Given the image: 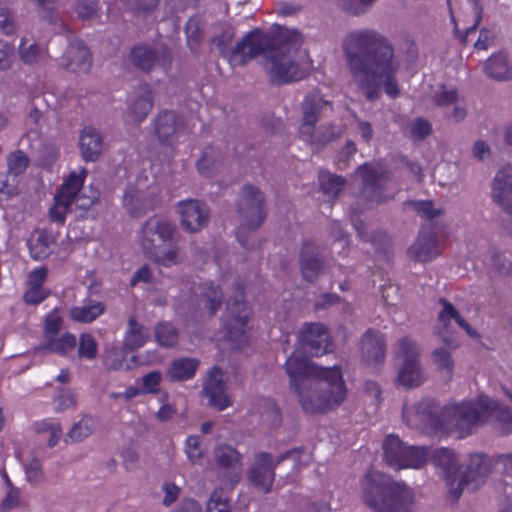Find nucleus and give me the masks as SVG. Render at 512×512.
I'll return each instance as SVG.
<instances>
[{
    "label": "nucleus",
    "mask_w": 512,
    "mask_h": 512,
    "mask_svg": "<svg viewBox=\"0 0 512 512\" xmlns=\"http://www.w3.org/2000/svg\"><path fill=\"white\" fill-rule=\"evenodd\" d=\"M298 339L303 352L292 353L285 370L303 410L316 414L340 405L347 394L340 368L322 367L304 356L307 353L318 357L332 351L327 328L321 323H305Z\"/></svg>",
    "instance_id": "obj_1"
},
{
    "label": "nucleus",
    "mask_w": 512,
    "mask_h": 512,
    "mask_svg": "<svg viewBox=\"0 0 512 512\" xmlns=\"http://www.w3.org/2000/svg\"><path fill=\"white\" fill-rule=\"evenodd\" d=\"M341 51L351 83L368 101H377L382 92L399 96L401 61L385 35L371 28L352 30L343 37Z\"/></svg>",
    "instance_id": "obj_2"
},
{
    "label": "nucleus",
    "mask_w": 512,
    "mask_h": 512,
    "mask_svg": "<svg viewBox=\"0 0 512 512\" xmlns=\"http://www.w3.org/2000/svg\"><path fill=\"white\" fill-rule=\"evenodd\" d=\"M251 37L254 39L247 52L248 59L266 56L265 68L272 84L283 85L304 78L306 70L297 60L302 44L298 31L276 27L271 33H263L255 29Z\"/></svg>",
    "instance_id": "obj_3"
},
{
    "label": "nucleus",
    "mask_w": 512,
    "mask_h": 512,
    "mask_svg": "<svg viewBox=\"0 0 512 512\" xmlns=\"http://www.w3.org/2000/svg\"><path fill=\"white\" fill-rule=\"evenodd\" d=\"M450 424L461 433L470 434L474 426L490 423L501 435L512 432V413L503 403L488 396H480L475 401H463L447 408Z\"/></svg>",
    "instance_id": "obj_4"
},
{
    "label": "nucleus",
    "mask_w": 512,
    "mask_h": 512,
    "mask_svg": "<svg viewBox=\"0 0 512 512\" xmlns=\"http://www.w3.org/2000/svg\"><path fill=\"white\" fill-rule=\"evenodd\" d=\"M179 232L171 221L152 216L142 225L140 244L144 254L158 266L171 267L183 262Z\"/></svg>",
    "instance_id": "obj_5"
},
{
    "label": "nucleus",
    "mask_w": 512,
    "mask_h": 512,
    "mask_svg": "<svg viewBox=\"0 0 512 512\" xmlns=\"http://www.w3.org/2000/svg\"><path fill=\"white\" fill-rule=\"evenodd\" d=\"M362 499L375 512H410L413 493L404 484L378 471H369L361 479Z\"/></svg>",
    "instance_id": "obj_6"
},
{
    "label": "nucleus",
    "mask_w": 512,
    "mask_h": 512,
    "mask_svg": "<svg viewBox=\"0 0 512 512\" xmlns=\"http://www.w3.org/2000/svg\"><path fill=\"white\" fill-rule=\"evenodd\" d=\"M355 174L361 178L362 182L357 201L351 207V222L359 237L363 241H370L372 237L366 232V225L360 218V213L388 201L385 186L389 181V174L382 165L376 163H364L358 166Z\"/></svg>",
    "instance_id": "obj_7"
},
{
    "label": "nucleus",
    "mask_w": 512,
    "mask_h": 512,
    "mask_svg": "<svg viewBox=\"0 0 512 512\" xmlns=\"http://www.w3.org/2000/svg\"><path fill=\"white\" fill-rule=\"evenodd\" d=\"M437 458L446 466L447 485L449 495L457 501L463 490L468 488L476 490L490 475L493 468V460L484 453H474L469 456L465 469L458 475L452 472L454 465V454L449 449L437 451Z\"/></svg>",
    "instance_id": "obj_8"
},
{
    "label": "nucleus",
    "mask_w": 512,
    "mask_h": 512,
    "mask_svg": "<svg viewBox=\"0 0 512 512\" xmlns=\"http://www.w3.org/2000/svg\"><path fill=\"white\" fill-rule=\"evenodd\" d=\"M236 211L240 218L237 239L242 247L251 249L248 232L257 230L267 218L265 195L258 187L245 184L238 194Z\"/></svg>",
    "instance_id": "obj_9"
},
{
    "label": "nucleus",
    "mask_w": 512,
    "mask_h": 512,
    "mask_svg": "<svg viewBox=\"0 0 512 512\" xmlns=\"http://www.w3.org/2000/svg\"><path fill=\"white\" fill-rule=\"evenodd\" d=\"M249 32L241 41L229 48L235 36V30L227 22L215 24L210 33L209 42L211 50H216L218 54L233 64L244 65L249 61L247 52L252 47V37Z\"/></svg>",
    "instance_id": "obj_10"
},
{
    "label": "nucleus",
    "mask_w": 512,
    "mask_h": 512,
    "mask_svg": "<svg viewBox=\"0 0 512 512\" xmlns=\"http://www.w3.org/2000/svg\"><path fill=\"white\" fill-rule=\"evenodd\" d=\"M302 448H293L278 456L277 460L267 452H259L255 456V462L248 471V479L254 487L263 493H269L275 479L276 467L286 459H293L295 463L301 461Z\"/></svg>",
    "instance_id": "obj_11"
},
{
    "label": "nucleus",
    "mask_w": 512,
    "mask_h": 512,
    "mask_svg": "<svg viewBox=\"0 0 512 512\" xmlns=\"http://www.w3.org/2000/svg\"><path fill=\"white\" fill-rule=\"evenodd\" d=\"M129 61L133 67L145 73L158 69L167 71L172 66L173 54L171 49L162 43H138L130 49Z\"/></svg>",
    "instance_id": "obj_12"
},
{
    "label": "nucleus",
    "mask_w": 512,
    "mask_h": 512,
    "mask_svg": "<svg viewBox=\"0 0 512 512\" xmlns=\"http://www.w3.org/2000/svg\"><path fill=\"white\" fill-rule=\"evenodd\" d=\"M383 451L386 462L395 469L420 468L427 460L424 447L408 446L396 435L386 437Z\"/></svg>",
    "instance_id": "obj_13"
},
{
    "label": "nucleus",
    "mask_w": 512,
    "mask_h": 512,
    "mask_svg": "<svg viewBox=\"0 0 512 512\" xmlns=\"http://www.w3.org/2000/svg\"><path fill=\"white\" fill-rule=\"evenodd\" d=\"M251 316V308L244 301L243 288L237 284L235 296L227 301L224 314V327L227 337L236 344L246 342V327Z\"/></svg>",
    "instance_id": "obj_14"
},
{
    "label": "nucleus",
    "mask_w": 512,
    "mask_h": 512,
    "mask_svg": "<svg viewBox=\"0 0 512 512\" xmlns=\"http://www.w3.org/2000/svg\"><path fill=\"white\" fill-rule=\"evenodd\" d=\"M398 345V356L403 358L397 377L398 382L407 388L420 386L424 377L418 360L419 349L417 344L409 337H403L399 340Z\"/></svg>",
    "instance_id": "obj_15"
},
{
    "label": "nucleus",
    "mask_w": 512,
    "mask_h": 512,
    "mask_svg": "<svg viewBox=\"0 0 512 512\" xmlns=\"http://www.w3.org/2000/svg\"><path fill=\"white\" fill-rule=\"evenodd\" d=\"M491 197L509 217L502 221V228L512 237V166H505L497 172L492 182Z\"/></svg>",
    "instance_id": "obj_16"
},
{
    "label": "nucleus",
    "mask_w": 512,
    "mask_h": 512,
    "mask_svg": "<svg viewBox=\"0 0 512 512\" xmlns=\"http://www.w3.org/2000/svg\"><path fill=\"white\" fill-rule=\"evenodd\" d=\"M154 133L158 142L172 146L185 131V120L175 110L165 109L158 113L153 121Z\"/></svg>",
    "instance_id": "obj_17"
},
{
    "label": "nucleus",
    "mask_w": 512,
    "mask_h": 512,
    "mask_svg": "<svg viewBox=\"0 0 512 512\" xmlns=\"http://www.w3.org/2000/svg\"><path fill=\"white\" fill-rule=\"evenodd\" d=\"M181 227L189 233L201 231L209 221V208L205 202L187 199L177 203Z\"/></svg>",
    "instance_id": "obj_18"
},
{
    "label": "nucleus",
    "mask_w": 512,
    "mask_h": 512,
    "mask_svg": "<svg viewBox=\"0 0 512 512\" xmlns=\"http://www.w3.org/2000/svg\"><path fill=\"white\" fill-rule=\"evenodd\" d=\"M299 265L305 281L311 283L316 281L326 268L323 250L309 240L304 241L299 254Z\"/></svg>",
    "instance_id": "obj_19"
},
{
    "label": "nucleus",
    "mask_w": 512,
    "mask_h": 512,
    "mask_svg": "<svg viewBox=\"0 0 512 512\" xmlns=\"http://www.w3.org/2000/svg\"><path fill=\"white\" fill-rule=\"evenodd\" d=\"M223 377V371L219 367H213L203 383V394L209 405L219 411L232 404Z\"/></svg>",
    "instance_id": "obj_20"
},
{
    "label": "nucleus",
    "mask_w": 512,
    "mask_h": 512,
    "mask_svg": "<svg viewBox=\"0 0 512 512\" xmlns=\"http://www.w3.org/2000/svg\"><path fill=\"white\" fill-rule=\"evenodd\" d=\"M329 107L330 102L325 100L319 91H312L307 94L302 102V123L299 134L309 135L311 125H316Z\"/></svg>",
    "instance_id": "obj_21"
},
{
    "label": "nucleus",
    "mask_w": 512,
    "mask_h": 512,
    "mask_svg": "<svg viewBox=\"0 0 512 512\" xmlns=\"http://www.w3.org/2000/svg\"><path fill=\"white\" fill-rule=\"evenodd\" d=\"M61 63L70 72L88 73L92 67V57L85 43L75 40L66 48Z\"/></svg>",
    "instance_id": "obj_22"
},
{
    "label": "nucleus",
    "mask_w": 512,
    "mask_h": 512,
    "mask_svg": "<svg viewBox=\"0 0 512 512\" xmlns=\"http://www.w3.org/2000/svg\"><path fill=\"white\" fill-rule=\"evenodd\" d=\"M123 207L132 217H140L156 208V200L152 193L128 185L123 195Z\"/></svg>",
    "instance_id": "obj_23"
},
{
    "label": "nucleus",
    "mask_w": 512,
    "mask_h": 512,
    "mask_svg": "<svg viewBox=\"0 0 512 512\" xmlns=\"http://www.w3.org/2000/svg\"><path fill=\"white\" fill-rule=\"evenodd\" d=\"M214 457L219 467L226 470V479L233 487L239 482L242 473V456L231 446L220 445L214 451Z\"/></svg>",
    "instance_id": "obj_24"
},
{
    "label": "nucleus",
    "mask_w": 512,
    "mask_h": 512,
    "mask_svg": "<svg viewBox=\"0 0 512 512\" xmlns=\"http://www.w3.org/2000/svg\"><path fill=\"white\" fill-rule=\"evenodd\" d=\"M362 359L368 364H380L384 362L386 352V341L378 331L368 329L360 341Z\"/></svg>",
    "instance_id": "obj_25"
},
{
    "label": "nucleus",
    "mask_w": 512,
    "mask_h": 512,
    "mask_svg": "<svg viewBox=\"0 0 512 512\" xmlns=\"http://www.w3.org/2000/svg\"><path fill=\"white\" fill-rule=\"evenodd\" d=\"M407 253L409 258L414 261H432L439 254L437 237L434 231L431 228L422 230Z\"/></svg>",
    "instance_id": "obj_26"
},
{
    "label": "nucleus",
    "mask_w": 512,
    "mask_h": 512,
    "mask_svg": "<svg viewBox=\"0 0 512 512\" xmlns=\"http://www.w3.org/2000/svg\"><path fill=\"white\" fill-rule=\"evenodd\" d=\"M103 137L94 127L86 126L79 136L81 157L86 162L97 161L103 152Z\"/></svg>",
    "instance_id": "obj_27"
},
{
    "label": "nucleus",
    "mask_w": 512,
    "mask_h": 512,
    "mask_svg": "<svg viewBox=\"0 0 512 512\" xmlns=\"http://www.w3.org/2000/svg\"><path fill=\"white\" fill-rule=\"evenodd\" d=\"M56 238L46 229L35 230L28 239L30 255L35 260H43L52 253Z\"/></svg>",
    "instance_id": "obj_28"
},
{
    "label": "nucleus",
    "mask_w": 512,
    "mask_h": 512,
    "mask_svg": "<svg viewBox=\"0 0 512 512\" xmlns=\"http://www.w3.org/2000/svg\"><path fill=\"white\" fill-rule=\"evenodd\" d=\"M153 105L154 98L151 87L148 84H142L137 88L129 105V110L134 120L141 122L148 116Z\"/></svg>",
    "instance_id": "obj_29"
},
{
    "label": "nucleus",
    "mask_w": 512,
    "mask_h": 512,
    "mask_svg": "<svg viewBox=\"0 0 512 512\" xmlns=\"http://www.w3.org/2000/svg\"><path fill=\"white\" fill-rule=\"evenodd\" d=\"M150 339V331L143 324L139 323L134 317H130L127 322L123 345L130 351L143 347Z\"/></svg>",
    "instance_id": "obj_30"
},
{
    "label": "nucleus",
    "mask_w": 512,
    "mask_h": 512,
    "mask_svg": "<svg viewBox=\"0 0 512 512\" xmlns=\"http://www.w3.org/2000/svg\"><path fill=\"white\" fill-rule=\"evenodd\" d=\"M222 302L223 292L220 286L207 283L199 287L198 304L203 309H207L211 316L221 308Z\"/></svg>",
    "instance_id": "obj_31"
},
{
    "label": "nucleus",
    "mask_w": 512,
    "mask_h": 512,
    "mask_svg": "<svg viewBox=\"0 0 512 512\" xmlns=\"http://www.w3.org/2000/svg\"><path fill=\"white\" fill-rule=\"evenodd\" d=\"M336 126L333 124H323L319 127L311 125L309 135H300V137L313 146L316 150L324 148L329 142L335 140L339 136Z\"/></svg>",
    "instance_id": "obj_32"
},
{
    "label": "nucleus",
    "mask_w": 512,
    "mask_h": 512,
    "mask_svg": "<svg viewBox=\"0 0 512 512\" xmlns=\"http://www.w3.org/2000/svg\"><path fill=\"white\" fill-rule=\"evenodd\" d=\"M105 311V305L97 300L89 299L82 306H75L70 310V317L79 323H90L96 320Z\"/></svg>",
    "instance_id": "obj_33"
},
{
    "label": "nucleus",
    "mask_w": 512,
    "mask_h": 512,
    "mask_svg": "<svg viewBox=\"0 0 512 512\" xmlns=\"http://www.w3.org/2000/svg\"><path fill=\"white\" fill-rule=\"evenodd\" d=\"M199 362L192 358H180L174 360L168 370L167 375L172 381H185L194 377Z\"/></svg>",
    "instance_id": "obj_34"
},
{
    "label": "nucleus",
    "mask_w": 512,
    "mask_h": 512,
    "mask_svg": "<svg viewBox=\"0 0 512 512\" xmlns=\"http://www.w3.org/2000/svg\"><path fill=\"white\" fill-rule=\"evenodd\" d=\"M86 176L87 170L85 168H82L79 173H70V175L64 180L59 191L56 193V196L72 203L75 195L81 192Z\"/></svg>",
    "instance_id": "obj_35"
},
{
    "label": "nucleus",
    "mask_w": 512,
    "mask_h": 512,
    "mask_svg": "<svg viewBox=\"0 0 512 512\" xmlns=\"http://www.w3.org/2000/svg\"><path fill=\"white\" fill-rule=\"evenodd\" d=\"M485 73L495 80H506L510 77V66L507 60V55L504 53H497L492 55L486 63Z\"/></svg>",
    "instance_id": "obj_36"
},
{
    "label": "nucleus",
    "mask_w": 512,
    "mask_h": 512,
    "mask_svg": "<svg viewBox=\"0 0 512 512\" xmlns=\"http://www.w3.org/2000/svg\"><path fill=\"white\" fill-rule=\"evenodd\" d=\"M415 422L429 426H436L440 423L438 406L433 400L425 399L414 406Z\"/></svg>",
    "instance_id": "obj_37"
},
{
    "label": "nucleus",
    "mask_w": 512,
    "mask_h": 512,
    "mask_svg": "<svg viewBox=\"0 0 512 512\" xmlns=\"http://www.w3.org/2000/svg\"><path fill=\"white\" fill-rule=\"evenodd\" d=\"M76 344V337L70 333H65L61 337L48 336L46 345L38 349L65 355L73 350Z\"/></svg>",
    "instance_id": "obj_38"
},
{
    "label": "nucleus",
    "mask_w": 512,
    "mask_h": 512,
    "mask_svg": "<svg viewBox=\"0 0 512 512\" xmlns=\"http://www.w3.org/2000/svg\"><path fill=\"white\" fill-rule=\"evenodd\" d=\"M319 183L324 194L336 199L344 188L346 179L330 172H321L319 175Z\"/></svg>",
    "instance_id": "obj_39"
},
{
    "label": "nucleus",
    "mask_w": 512,
    "mask_h": 512,
    "mask_svg": "<svg viewBox=\"0 0 512 512\" xmlns=\"http://www.w3.org/2000/svg\"><path fill=\"white\" fill-rule=\"evenodd\" d=\"M130 352L131 351L126 349L123 344L120 347H112L105 352L104 365L109 370H128L130 369V365L126 363V358Z\"/></svg>",
    "instance_id": "obj_40"
},
{
    "label": "nucleus",
    "mask_w": 512,
    "mask_h": 512,
    "mask_svg": "<svg viewBox=\"0 0 512 512\" xmlns=\"http://www.w3.org/2000/svg\"><path fill=\"white\" fill-rule=\"evenodd\" d=\"M95 429V421L91 417H84L75 423L65 438V442H80L90 436Z\"/></svg>",
    "instance_id": "obj_41"
},
{
    "label": "nucleus",
    "mask_w": 512,
    "mask_h": 512,
    "mask_svg": "<svg viewBox=\"0 0 512 512\" xmlns=\"http://www.w3.org/2000/svg\"><path fill=\"white\" fill-rule=\"evenodd\" d=\"M155 339L160 346L173 347L178 340V332L170 323H159L155 327Z\"/></svg>",
    "instance_id": "obj_42"
},
{
    "label": "nucleus",
    "mask_w": 512,
    "mask_h": 512,
    "mask_svg": "<svg viewBox=\"0 0 512 512\" xmlns=\"http://www.w3.org/2000/svg\"><path fill=\"white\" fill-rule=\"evenodd\" d=\"M8 173L13 177L17 178L23 174L29 166V158L21 151L17 150L11 153L8 157Z\"/></svg>",
    "instance_id": "obj_43"
},
{
    "label": "nucleus",
    "mask_w": 512,
    "mask_h": 512,
    "mask_svg": "<svg viewBox=\"0 0 512 512\" xmlns=\"http://www.w3.org/2000/svg\"><path fill=\"white\" fill-rule=\"evenodd\" d=\"M433 359L438 369L446 374L447 379L452 378L454 363L447 348L441 347L433 351Z\"/></svg>",
    "instance_id": "obj_44"
},
{
    "label": "nucleus",
    "mask_w": 512,
    "mask_h": 512,
    "mask_svg": "<svg viewBox=\"0 0 512 512\" xmlns=\"http://www.w3.org/2000/svg\"><path fill=\"white\" fill-rule=\"evenodd\" d=\"M26 480L31 484H38L44 480L45 473L40 459L33 455L31 459L24 464Z\"/></svg>",
    "instance_id": "obj_45"
},
{
    "label": "nucleus",
    "mask_w": 512,
    "mask_h": 512,
    "mask_svg": "<svg viewBox=\"0 0 512 512\" xmlns=\"http://www.w3.org/2000/svg\"><path fill=\"white\" fill-rule=\"evenodd\" d=\"M19 55L25 64L34 65L43 58L44 50L36 43L25 46V42L22 40L19 46Z\"/></svg>",
    "instance_id": "obj_46"
},
{
    "label": "nucleus",
    "mask_w": 512,
    "mask_h": 512,
    "mask_svg": "<svg viewBox=\"0 0 512 512\" xmlns=\"http://www.w3.org/2000/svg\"><path fill=\"white\" fill-rule=\"evenodd\" d=\"M98 344L93 335L83 333L79 339L78 355L81 358L92 360L96 357Z\"/></svg>",
    "instance_id": "obj_47"
},
{
    "label": "nucleus",
    "mask_w": 512,
    "mask_h": 512,
    "mask_svg": "<svg viewBox=\"0 0 512 512\" xmlns=\"http://www.w3.org/2000/svg\"><path fill=\"white\" fill-rule=\"evenodd\" d=\"M72 203L55 195L54 205L49 210V216L53 222L64 224L65 215L70 210Z\"/></svg>",
    "instance_id": "obj_48"
},
{
    "label": "nucleus",
    "mask_w": 512,
    "mask_h": 512,
    "mask_svg": "<svg viewBox=\"0 0 512 512\" xmlns=\"http://www.w3.org/2000/svg\"><path fill=\"white\" fill-rule=\"evenodd\" d=\"M376 0H338L339 7L351 15H361L367 12L368 8Z\"/></svg>",
    "instance_id": "obj_49"
},
{
    "label": "nucleus",
    "mask_w": 512,
    "mask_h": 512,
    "mask_svg": "<svg viewBox=\"0 0 512 512\" xmlns=\"http://www.w3.org/2000/svg\"><path fill=\"white\" fill-rule=\"evenodd\" d=\"M75 13L82 20H91L97 16L98 4L93 0H79L75 5Z\"/></svg>",
    "instance_id": "obj_50"
},
{
    "label": "nucleus",
    "mask_w": 512,
    "mask_h": 512,
    "mask_svg": "<svg viewBox=\"0 0 512 512\" xmlns=\"http://www.w3.org/2000/svg\"><path fill=\"white\" fill-rule=\"evenodd\" d=\"M409 205L421 216L432 220L441 214V210L434 207L432 201L416 200Z\"/></svg>",
    "instance_id": "obj_51"
},
{
    "label": "nucleus",
    "mask_w": 512,
    "mask_h": 512,
    "mask_svg": "<svg viewBox=\"0 0 512 512\" xmlns=\"http://www.w3.org/2000/svg\"><path fill=\"white\" fill-rule=\"evenodd\" d=\"M472 3H473V10H474V24L472 26H469L465 29L464 33H458V38L459 40L462 42V43H466L467 42V37L468 35H470L471 33H474L476 32L477 30V27L479 25V23L481 22L482 20V14H483V7L482 5L480 4V0H471ZM447 4L449 7H451V4H450V0H447Z\"/></svg>",
    "instance_id": "obj_52"
},
{
    "label": "nucleus",
    "mask_w": 512,
    "mask_h": 512,
    "mask_svg": "<svg viewBox=\"0 0 512 512\" xmlns=\"http://www.w3.org/2000/svg\"><path fill=\"white\" fill-rule=\"evenodd\" d=\"M0 29L6 35H12L17 30L13 13L2 3H0Z\"/></svg>",
    "instance_id": "obj_53"
},
{
    "label": "nucleus",
    "mask_w": 512,
    "mask_h": 512,
    "mask_svg": "<svg viewBox=\"0 0 512 512\" xmlns=\"http://www.w3.org/2000/svg\"><path fill=\"white\" fill-rule=\"evenodd\" d=\"M435 104L438 106H449L458 104V91L457 89H447L445 86L441 87L433 96Z\"/></svg>",
    "instance_id": "obj_54"
},
{
    "label": "nucleus",
    "mask_w": 512,
    "mask_h": 512,
    "mask_svg": "<svg viewBox=\"0 0 512 512\" xmlns=\"http://www.w3.org/2000/svg\"><path fill=\"white\" fill-rule=\"evenodd\" d=\"M222 494V490H215L211 494L206 512H230L227 499Z\"/></svg>",
    "instance_id": "obj_55"
},
{
    "label": "nucleus",
    "mask_w": 512,
    "mask_h": 512,
    "mask_svg": "<svg viewBox=\"0 0 512 512\" xmlns=\"http://www.w3.org/2000/svg\"><path fill=\"white\" fill-rule=\"evenodd\" d=\"M14 55V45L0 40V70H7L11 67Z\"/></svg>",
    "instance_id": "obj_56"
},
{
    "label": "nucleus",
    "mask_w": 512,
    "mask_h": 512,
    "mask_svg": "<svg viewBox=\"0 0 512 512\" xmlns=\"http://www.w3.org/2000/svg\"><path fill=\"white\" fill-rule=\"evenodd\" d=\"M439 303L442 305V310L438 315V320L443 324L444 328H447L450 320H455L459 312L446 298H440Z\"/></svg>",
    "instance_id": "obj_57"
},
{
    "label": "nucleus",
    "mask_w": 512,
    "mask_h": 512,
    "mask_svg": "<svg viewBox=\"0 0 512 512\" xmlns=\"http://www.w3.org/2000/svg\"><path fill=\"white\" fill-rule=\"evenodd\" d=\"M197 169L200 174L210 176L211 170L214 166L213 149L209 146L206 147L202 156L196 163Z\"/></svg>",
    "instance_id": "obj_58"
},
{
    "label": "nucleus",
    "mask_w": 512,
    "mask_h": 512,
    "mask_svg": "<svg viewBox=\"0 0 512 512\" xmlns=\"http://www.w3.org/2000/svg\"><path fill=\"white\" fill-rule=\"evenodd\" d=\"M187 44L193 53L198 52V47L202 38L197 24L193 21H189L186 27Z\"/></svg>",
    "instance_id": "obj_59"
},
{
    "label": "nucleus",
    "mask_w": 512,
    "mask_h": 512,
    "mask_svg": "<svg viewBox=\"0 0 512 512\" xmlns=\"http://www.w3.org/2000/svg\"><path fill=\"white\" fill-rule=\"evenodd\" d=\"M20 505V490L17 487H11L1 502L2 512H9Z\"/></svg>",
    "instance_id": "obj_60"
},
{
    "label": "nucleus",
    "mask_w": 512,
    "mask_h": 512,
    "mask_svg": "<svg viewBox=\"0 0 512 512\" xmlns=\"http://www.w3.org/2000/svg\"><path fill=\"white\" fill-rule=\"evenodd\" d=\"M410 131L414 137L424 139L431 134L432 126L429 121L420 117L411 123Z\"/></svg>",
    "instance_id": "obj_61"
},
{
    "label": "nucleus",
    "mask_w": 512,
    "mask_h": 512,
    "mask_svg": "<svg viewBox=\"0 0 512 512\" xmlns=\"http://www.w3.org/2000/svg\"><path fill=\"white\" fill-rule=\"evenodd\" d=\"M162 379L159 371H151L142 378V393H156Z\"/></svg>",
    "instance_id": "obj_62"
},
{
    "label": "nucleus",
    "mask_w": 512,
    "mask_h": 512,
    "mask_svg": "<svg viewBox=\"0 0 512 512\" xmlns=\"http://www.w3.org/2000/svg\"><path fill=\"white\" fill-rule=\"evenodd\" d=\"M62 318L57 309H54L45 319V331L48 336H56L61 329Z\"/></svg>",
    "instance_id": "obj_63"
},
{
    "label": "nucleus",
    "mask_w": 512,
    "mask_h": 512,
    "mask_svg": "<svg viewBox=\"0 0 512 512\" xmlns=\"http://www.w3.org/2000/svg\"><path fill=\"white\" fill-rule=\"evenodd\" d=\"M492 267L501 275L512 276V262L502 254L493 255Z\"/></svg>",
    "instance_id": "obj_64"
}]
</instances>
